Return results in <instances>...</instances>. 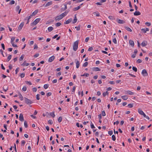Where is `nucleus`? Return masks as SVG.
Here are the masks:
<instances>
[{
  "label": "nucleus",
  "instance_id": "obj_1",
  "mask_svg": "<svg viewBox=\"0 0 152 152\" xmlns=\"http://www.w3.org/2000/svg\"><path fill=\"white\" fill-rule=\"evenodd\" d=\"M78 41L77 40L74 43L73 50L75 51H76L78 48Z\"/></svg>",
  "mask_w": 152,
  "mask_h": 152
},
{
  "label": "nucleus",
  "instance_id": "obj_2",
  "mask_svg": "<svg viewBox=\"0 0 152 152\" xmlns=\"http://www.w3.org/2000/svg\"><path fill=\"white\" fill-rule=\"evenodd\" d=\"M25 102L27 104H31L32 103V102L30 99H28L26 97L24 98Z\"/></svg>",
  "mask_w": 152,
  "mask_h": 152
},
{
  "label": "nucleus",
  "instance_id": "obj_3",
  "mask_svg": "<svg viewBox=\"0 0 152 152\" xmlns=\"http://www.w3.org/2000/svg\"><path fill=\"white\" fill-rule=\"evenodd\" d=\"M142 74L144 76H146L148 75V74L146 70L145 69H143L142 72Z\"/></svg>",
  "mask_w": 152,
  "mask_h": 152
},
{
  "label": "nucleus",
  "instance_id": "obj_4",
  "mask_svg": "<svg viewBox=\"0 0 152 152\" xmlns=\"http://www.w3.org/2000/svg\"><path fill=\"white\" fill-rule=\"evenodd\" d=\"M40 18L36 19L32 23L33 25H36L40 20Z\"/></svg>",
  "mask_w": 152,
  "mask_h": 152
},
{
  "label": "nucleus",
  "instance_id": "obj_5",
  "mask_svg": "<svg viewBox=\"0 0 152 152\" xmlns=\"http://www.w3.org/2000/svg\"><path fill=\"white\" fill-rule=\"evenodd\" d=\"M75 62L76 63V67L77 68H78L80 65V62L77 59H75Z\"/></svg>",
  "mask_w": 152,
  "mask_h": 152
},
{
  "label": "nucleus",
  "instance_id": "obj_6",
  "mask_svg": "<svg viewBox=\"0 0 152 152\" xmlns=\"http://www.w3.org/2000/svg\"><path fill=\"white\" fill-rule=\"evenodd\" d=\"M125 94L130 95H133L134 94V93L130 91H126Z\"/></svg>",
  "mask_w": 152,
  "mask_h": 152
},
{
  "label": "nucleus",
  "instance_id": "obj_7",
  "mask_svg": "<svg viewBox=\"0 0 152 152\" xmlns=\"http://www.w3.org/2000/svg\"><path fill=\"white\" fill-rule=\"evenodd\" d=\"M54 59V56H53L49 58L48 60V61L49 62H51Z\"/></svg>",
  "mask_w": 152,
  "mask_h": 152
},
{
  "label": "nucleus",
  "instance_id": "obj_8",
  "mask_svg": "<svg viewBox=\"0 0 152 152\" xmlns=\"http://www.w3.org/2000/svg\"><path fill=\"white\" fill-rule=\"evenodd\" d=\"M19 120L21 121H23L24 120L23 115L21 113L19 115Z\"/></svg>",
  "mask_w": 152,
  "mask_h": 152
},
{
  "label": "nucleus",
  "instance_id": "obj_9",
  "mask_svg": "<svg viewBox=\"0 0 152 152\" xmlns=\"http://www.w3.org/2000/svg\"><path fill=\"white\" fill-rule=\"evenodd\" d=\"M24 25V22H22L20 24L18 28V29L19 30H20L21 29L22 27H23Z\"/></svg>",
  "mask_w": 152,
  "mask_h": 152
},
{
  "label": "nucleus",
  "instance_id": "obj_10",
  "mask_svg": "<svg viewBox=\"0 0 152 152\" xmlns=\"http://www.w3.org/2000/svg\"><path fill=\"white\" fill-rule=\"evenodd\" d=\"M68 12L69 11H65L64 12L62 13L61 15H60L61 16L62 18H63L67 15Z\"/></svg>",
  "mask_w": 152,
  "mask_h": 152
},
{
  "label": "nucleus",
  "instance_id": "obj_11",
  "mask_svg": "<svg viewBox=\"0 0 152 152\" xmlns=\"http://www.w3.org/2000/svg\"><path fill=\"white\" fill-rule=\"evenodd\" d=\"M29 65V64L28 63H26V61H25L23 63L21 64L22 66H28Z\"/></svg>",
  "mask_w": 152,
  "mask_h": 152
},
{
  "label": "nucleus",
  "instance_id": "obj_12",
  "mask_svg": "<svg viewBox=\"0 0 152 152\" xmlns=\"http://www.w3.org/2000/svg\"><path fill=\"white\" fill-rule=\"evenodd\" d=\"M129 43L132 47H134V42L132 40H129Z\"/></svg>",
  "mask_w": 152,
  "mask_h": 152
},
{
  "label": "nucleus",
  "instance_id": "obj_13",
  "mask_svg": "<svg viewBox=\"0 0 152 152\" xmlns=\"http://www.w3.org/2000/svg\"><path fill=\"white\" fill-rule=\"evenodd\" d=\"M92 70L93 71H100V69L97 67H94L92 69Z\"/></svg>",
  "mask_w": 152,
  "mask_h": 152
},
{
  "label": "nucleus",
  "instance_id": "obj_14",
  "mask_svg": "<svg viewBox=\"0 0 152 152\" xmlns=\"http://www.w3.org/2000/svg\"><path fill=\"white\" fill-rule=\"evenodd\" d=\"M147 41H143L141 43V45L142 47L145 46H146L147 45Z\"/></svg>",
  "mask_w": 152,
  "mask_h": 152
},
{
  "label": "nucleus",
  "instance_id": "obj_15",
  "mask_svg": "<svg viewBox=\"0 0 152 152\" xmlns=\"http://www.w3.org/2000/svg\"><path fill=\"white\" fill-rule=\"evenodd\" d=\"M117 22L119 23L122 24L124 23H125V22L122 20L121 19H117Z\"/></svg>",
  "mask_w": 152,
  "mask_h": 152
},
{
  "label": "nucleus",
  "instance_id": "obj_16",
  "mask_svg": "<svg viewBox=\"0 0 152 152\" xmlns=\"http://www.w3.org/2000/svg\"><path fill=\"white\" fill-rule=\"evenodd\" d=\"M63 18H62L61 16V15H60L59 16H57L55 18V19L56 20H60L61 19H62Z\"/></svg>",
  "mask_w": 152,
  "mask_h": 152
},
{
  "label": "nucleus",
  "instance_id": "obj_17",
  "mask_svg": "<svg viewBox=\"0 0 152 152\" xmlns=\"http://www.w3.org/2000/svg\"><path fill=\"white\" fill-rule=\"evenodd\" d=\"M72 20V18H70L64 22V24H68L70 23Z\"/></svg>",
  "mask_w": 152,
  "mask_h": 152
},
{
  "label": "nucleus",
  "instance_id": "obj_18",
  "mask_svg": "<svg viewBox=\"0 0 152 152\" xmlns=\"http://www.w3.org/2000/svg\"><path fill=\"white\" fill-rule=\"evenodd\" d=\"M134 15L135 16H138L140 15L141 14L140 12L139 11H136L134 13Z\"/></svg>",
  "mask_w": 152,
  "mask_h": 152
},
{
  "label": "nucleus",
  "instance_id": "obj_19",
  "mask_svg": "<svg viewBox=\"0 0 152 152\" xmlns=\"http://www.w3.org/2000/svg\"><path fill=\"white\" fill-rule=\"evenodd\" d=\"M52 4V1H50L49 2H48L47 4H45V7H47L48 6L51 5Z\"/></svg>",
  "mask_w": 152,
  "mask_h": 152
},
{
  "label": "nucleus",
  "instance_id": "obj_20",
  "mask_svg": "<svg viewBox=\"0 0 152 152\" xmlns=\"http://www.w3.org/2000/svg\"><path fill=\"white\" fill-rule=\"evenodd\" d=\"M138 112L139 114H140L141 115H143V114H144V113L143 112V111L142 110H141L140 109H139L138 110Z\"/></svg>",
  "mask_w": 152,
  "mask_h": 152
},
{
  "label": "nucleus",
  "instance_id": "obj_21",
  "mask_svg": "<svg viewBox=\"0 0 152 152\" xmlns=\"http://www.w3.org/2000/svg\"><path fill=\"white\" fill-rule=\"evenodd\" d=\"M77 17H76V14H75V16L74 19L72 23L74 24V23H76L77 21Z\"/></svg>",
  "mask_w": 152,
  "mask_h": 152
},
{
  "label": "nucleus",
  "instance_id": "obj_22",
  "mask_svg": "<svg viewBox=\"0 0 152 152\" xmlns=\"http://www.w3.org/2000/svg\"><path fill=\"white\" fill-rule=\"evenodd\" d=\"M80 7H81L79 5L76 7L74 8L73 9V10L74 11H76L79 10L80 8Z\"/></svg>",
  "mask_w": 152,
  "mask_h": 152
},
{
  "label": "nucleus",
  "instance_id": "obj_23",
  "mask_svg": "<svg viewBox=\"0 0 152 152\" xmlns=\"http://www.w3.org/2000/svg\"><path fill=\"white\" fill-rule=\"evenodd\" d=\"M38 10H35L34 12L31 14V16H34L36 15L38 12Z\"/></svg>",
  "mask_w": 152,
  "mask_h": 152
},
{
  "label": "nucleus",
  "instance_id": "obj_24",
  "mask_svg": "<svg viewBox=\"0 0 152 152\" xmlns=\"http://www.w3.org/2000/svg\"><path fill=\"white\" fill-rule=\"evenodd\" d=\"M64 8H63V7H62L61 9V10H62L63 11L65 10L67 8V5L66 4H64Z\"/></svg>",
  "mask_w": 152,
  "mask_h": 152
},
{
  "label": "nucleus",
  "instance_id": "obj_25",
  "mask_svg": "<svg viewBox=\"0 0 152 152\" xmlns=\"http://www.w3.org/2000/svg\"><path fill=\"white\" fill-rule=\"evenodd\" d=\"M121 98L123 99L124 100H127L128 97L127 96H121Z\"/></svg>",
  "mask_w": 152,
  "mask_h": 152
},
{
  "label": "nucleus",
  "instance_id": "obj_26",
  "mask_svg": "<svg viewBox=\"0 0 152 152\" xmlns=\"http://www.w3.org/2000/svg\"><path fill=\"white\" fill-rule=\"evenodd\" d=\"M125 28L128 31H129L130 32H131L132 31V30L129 27H127V26L125 27Z\"/></svg>",
  "mask_w": 152,
  "mask_h": 152
},
{
  "label": "nucleus",
  "instance_id": "obj_27",
  "mask_svg": "<svg viewBox=\"0 0 152 152\" xmlns=\"http://www.w3.org/2000/svg\"><path fill=\"white\" fill-rule=\"evenodd\" d=\"M48 29L49 31L50 32V31H52L53 29V28L52 27L50 26V27H49L48 28Z\"/></svg>",
  "mask_w": 152,
  "mask_h": 152
},
{
  "label": "nucleus",
  "instance_id": "obj_28",
  "mask_svg": "<svg viewBox=\"0 0 152 152\" xmlns=\"http://www.w3.org/2000/svg\"><path fill=\"white\" fill-rule=\"evenodd\" d=\"M80 25H79L77 27H75V28L76 29L77 31H79L80 29Z\"/></svg>",
  "mask_w": 152,
  "mask_h": 152
},
{
  "label": "nucleus",
  "instance_id": "obj_29",
  "mask_svg": "<svg viewBox=\"0 0 152 152\" xmlns=\"http://www.w3.org/2000/svg\"><path fill=\"white\" fill-rule=\"evenodd\" d=\"M12 56L11 55H10L8 56L7 57V62L9 61L11 58Z\"/></svg>",
  "mask_w": 152,
  "mask_h": 152
},
{
  "label": "nucleus",
  "instance_id": "obj_30",
  "mask_svg": "<svg viewBox=\"0 0 152 152\" xmlns=\"http://www.w3.org/2000/svg\"><path fill=\"white\" fill-rule=\"evenodd\" d=\"M19 98H20V100L21 101L23 100V97L20 93H19Z\"/></svg>",
  "mask_w": 152,
  "mask_h": 152
},
{
  "label": "nucleus",
  "instance_id": "obj_31",
  "mask_svg": "<svg viewBox=\"0 0 152 152\" xmlns=\"http://www.w3.org/2000/svg\"><path fill=\"white\" fill-rule=\"evenodd\" d=\"M24 57V55H22L21 56L20 58H19V61H21L23 60V59Z\"/></svg>",
  "mask_w": 152,
  "mask_h": 152
},
{
  "label": "nucleus",
  "instance_id": "obj_32",
  "mask_svg": "<svg viewBox=\"0 0 152 152\" xmlns=\"http://www.w3.org/2000/svg\"><path fill=\"white\" fill-rule=\"evenodd\" d=\"M108 94V92L106 91L105 92H104L103 93V96L104 97H105L106 95H107Z\"/></svg>",
  "mask_w": 152,
  "mask_h": 152
},
{
  "label": "nucleus",
  "instance_id": "obj_33",
  "mask_svg": "<svg viewBox=\"0 0 152 152\" xmlns=\"http://www.w3.org/2000/svg\"><path fill=\"white\" fill-rule=\"evenodd\" d=\"M24 126L26 128H27L28 127L27 123L26 121H25L24 122Z\"/></svg>",
  "mask_w": 152,
  "mask_h": 152
},
{
  "label": "nucleus",
  "instance_id": "obj_34",
  "mask_svg": "<svg viewBox=\"0 0 152 152\" xmlns=\"http://www.w3.org/2000/svg\"><path fill=\"white\" fill-rule=\"evenodd\" d=\"M50 115L53 118H54L55 116V115L54 114V112H52V113H50Z\"/></svg>",
  "mask_w": 152,
  "mask_h": 152
},
{
  "label": "nucleus",
  "instance_id": "obj_35",
  "mask_svg": "<svg viewBox=\"0 0 152 152\" xmlns=\"http://www.w3.org/2000/svg\"><path fill=\"white\" fill-rule=\"evenodd\" d=\"M85 76L86 77H88L89 76V74L88 73H85L83 75H81V76L83 77Z\"/></svg>",
  "mask_w": 152,
  "mask_h": 152
},
{
  "label": "nucleus",
  "instance_id": "obj_36",
  "mask_svg": "<svg viewBox=\"0 0 152 152\" xmlns=\"http://www.w3.org/2000/svg\"><path fill=\"white\" fill-rule=\"evenodd\" d=\"M132 69L135 72H137V69L136 67L134 66L132 67Z\"/></svg>",
  "mask_w": 152,
  "mask_h": 152
},
{
  "label": "nucleus",
  "instance_id": "obj_37",
  "mask_svg": "<svg viewBox=\"0 0 152 152\" xmlns=\"http://www.w3.org/2000/svg\"><path fill=\"white\" fill-rule=\"evenodd\" d=\"M49 86V85L48 84H45L44 86V88L45 89H47Z\"/></svg>",
  "mask_w": 152,
  "mask_h": 152
},
{
  "label": "nucleus",
  "instance_id": "obj_38",
  "mask_svg": "<svg viewBox=\"0 0 152 152\" xmlns=\"http://www.w3.org/2000/svg\"><path fill=\"white\" fill-rule=\"evenodd\" d=\"M25 143V141L23 140L21 141V146H23L24 145Z\"/></svg>",
  "mask_w": 152,
  "mask_h": 152
},
{
  "label": "nucleus",
  "instance_id": "obj_39",
  "mask_svg": "<svg viewBox=\"0 0 152 152\" xmlns=\"http://www.w3.org/2000/svg\"><path fill=\"white\" fill-rule=\"evenodd\" d=\"M62 120V118L61 116L59 117L58 119V121L59 122H61Z\"/></svg>",
  "mask_w": 152,
  "mask_h": 152
},
{
  "label": "nucleus",
  "instance_id": "obj_40",
  "mask_svg": "<svg viewBox=\"0 0 152 152\" xmlns=\"http://www.w3.org/2000/svg\"><path fill=\"white\" fill-rule=\"evenodd\" d=\"M112 140L113 141H115V140H116L115 137V136L114 135H113L112 136Z\"/></svg>",
  "mask_w": 152,
  "mask_h": 152
},
{
  "label": "nucleus",
  "instance_id": "obj_41",
  "mask_svg": "<svg viewBox=\"0 0 152 152\" xmlns=\"http://www.w3.org/2000/svg\"><path fill=\"white\" fill-rule=\"evenodd\" d=\"M88 64V63L87 62H85L83 64V66L84 67H86V66Z\"/></svg>",
  "mask_w": 152,
  "mask_h": 152
},
{
  "label": "nucleus",
  "instance_id": "obj_42",
  "mask_svg": "<svg viewBox=\"0 0 152 152\" xmlns=\"http://www.w3.org/2000/svg\"><path fill=\"white\" fill-rule=\"evenodd\" d=\"M15 39V37H12L11 39V43H13Z\"/></svg>",
  "mask_w": 152,
  "mask_h": 152
},
{
  "label": "nucleus",
  "instance_id": "obj_43",
  "mask_svg": "<svg viewBox=\"0 0 152 152\" xmlns=\"http://www.w3.org/2000/svg\"><path fill=\"white\" fill-rule=\"evenodd\" d=\"M93 14L95 15H96V16H99V13H97L96 12H94Z\"/></svg>",
  "mask_w": 152,
  "mask_h": 152
},
{
  "label": "nucleus",
  "instance_id": "obj_44",
  "mask_svg": "<svg viewBox=\"0 0 152 152\" xmlns=\"http://www.w3.org/2000/svg\"><path fill=\"white\" fill-rule=\"evenodd\" d=\"M108 132V134H109L110 135H112L113 133V132L112 130L109 131Z\"/></svg>",
  "mask_w": 152,
  "mask_h": 152
},
{
  "label": "nucleus",
  "instance_id": "obj_45",
  "mask_svg": "<svg viewBox=\"0 0 152 152\" xmlns=\"http://www.w3.org/2000/svg\"><path fill=\"white\" fill-rule=\"evenodd\" d=\"M143 116L145 118H147L148 120L150 118H149V117H148V116H146L145 113L143 114Z\"/></svg>",
  "mask_w": 152,
  "mask_h": 152
},
{
  "label": "nucleus",
  "instance_id": "obj_46",
  "mask_svg": "<svg viewBox=\"0 0 152 152\" xmlns=\"http://www.w3.org/2000/svg\"><path fill=\"white\" fill-rule=\"evenodd\" d=\"M22 90L24 91H26L27 90L26 87V86H24L22 88Z\"/></svg>",
  "mask_w": 152,
  "mask_h": 152
},
{
  "label": "nucleus",
  "instance_id": "obj_47",
  "mask_svg": "<svg viewBox=\"0 0 152 152\" xmlns=\"http://www.w3.org/2000/svg\"><path fill=\"white\" fill-rule=\"evenodd\" d=\"M61 23H56L55 24L56 26H61Z\"/></svg>",
  "mask_w": 152,
  "mask_h": 152
},
{
  "label": "nucleus",
  "instance_id": "obj_48",
  "mask_svg": "<svg viewBox=\"0 0 152 152\" xmlns=\"http://www.w3.org/2000/svg\"><path fill=\"white\" fill-rule=\"evenodd\" d=\"M40 95L39 94H38L36 95V99L37 100H39L40 99L39 96Z\"/></svg>",
  "mask_w": 152,
  "mask_h": 152
},
{
  "label": "nucleus",
  "instance_id": "obj_49",
  "mask_svg": "<svg viewBox=\"0 0 152 152\" xmlns=\"http://www.w3.org/2000/svg\"><path fill=\"white\" fill-rule=\"evenodd\" d=\"M37 89L36 88L34 87L32 88V91L33 92H36L37 91Z\"/></svg>",
  "mask_w": 152,
  "mask_h": 152
},
{
  "label": "nucleus",
  "instance_id": "obj_50",
  "mask_svg": "<svg viewBox=\"0 0 152 152\" xmlns=\"http://www.w3.org/2000/svg\"><path fill=\"white\" fill-rule=\"evenodd\" d=\"M48 123L51 125L53 123V121L52 120H49L48 121Z\"/></svg>",
  "mask_w": 152,
  "mask_h": 152
},
{
  "label": "nucleus",
  "instance_id": "obj_51",
  "mask_svg": "<svg viewBox=\"0 0 152 152\" xmlns=\"http://www.w3.org/2000/svg\"><path fill=\"white\" fill-rule=\"evenodd\" d=\"M113 42L115 43V44H116L117 43V40L115 38L113 39Z\"/></svg>",
  "mask_w": 152,
  "mask_h": 152
},
{
  "label": "nucleus",
  "instance_id": "obj_52",
  "mask_svg": "<svg viewBox=\"0 0 152 152\" xmlns=\"http://www.w3.org/2000/svg\"><path fill=\"white\" fill-rule=\"evenodd\" d=\"M91 128L92 129H93V128H95V127L94 126V125H93V124L92 123V122H91Z\"/></svg>",
  "mask_w": 152,
  "mask_h": 152
},
{
  "label": "nucleus",
  "instance_id": "obj_53",
  "mask_svg": "<svg viewBox=\"0 0 152 152\" xmlns=\"http://www.w3.org/2000/svg\"><path fill=\"white\" fill-rule=\"evenodd\" d=\"M15 1L14 0H12L10 2V4H15Z\"/></svg>",
  "mask_w": 152,
  "mask_h": 152
},
{
  "label": "nucleus",
  "instance_id": "obj_54",
  "mask_svg": "<svg viewBox=\"0 0 152 152\" xmlns=\"http://www.w3.org/2000/svg\"><path fill=\"white\" fill-rule=\"evenodd\" d=\"M102 115L103 116H105L106 114H105V112L104 111H102Z\"/></svg>",
  "mask_w": 152,
  "mask_h": 152
},
{
  "label": "nucleus",
  "instance_id": "obj_55",
  "mask_svg": "<svg viewBox=\"0 0 152 152\" xmlns=\"http://www.w3.org/2000/svg\"><path fill=\"white\" fill-rule=\"evenodd\" d=\"M141 31L143 32L144 33H145L146 32V31L145 30V28H142L141 29Z\"/></svg>",
  "mask_w": 152,
  "mask_h": 152
},
{
  "label": "nucleus",
  "instance_id": "obj_56",
  "mask_svg": "<svg viewBox=\"0 0 152 152\" xmlns=\"http://www.w3.org/2000/svg\"><path fill=\"white\" fill-rule=\"evenodd\" d=\"M145 25H147V26H150L151 25V23H148V22L145 23Z\"/></svg>",
  "mask_w": 152,
  "mask_h": 152
},
{
  "label": "nucleus",
  "instance_id": "obj_57",
  "mask_svg": "<svg viewBox=\"0 0 152 152\" xmlns=\"http://www.w3.org/2000/svg\"><path fill=\"white\" fill-rule=\"evenodd\" d=\"M52 94V93L51 92H48L47 94V97H48L51 96Z\"/></svg>",
  "mask_w": 152,
  "mask_h": 152
},
{
  "label": "nucleus",
  "instance_id": "obj_58",
  "mask_svg": "<svg viewBox=\"0 0 152 152\" xmlns=\"http://www.w3.org/2000/svg\"><path fill=\"white\" fill-rule=\"evenodd\" d=\"M128 106L129 108H132V107H133V105L132 104H128Z\"/></svg>",
  "mask_w": 152,
  "mask_h": 152
},
{
  "label": "nucleus",
  "instance_id": "obj_59",
  "mask_svg": "<svg viewBox=\"0 0 152 152\" xmlns=\"http://www.w3.org/2000/svg\"><path fill=\"white\" fill-rule=\"evenodd\" d=\"M20 7L18 5L16 6V11H18L20 9Z\"/></svg>",
  "mask_w": 152,
  "mask_h": 152
},
{
  "label": "nucleus",
  "instance_id": "obj_60",
  "mask_svg": "<svg viewBox=\"0 0 152 152\" xmlns=\"http://www.w3.org/2000/svg\"><path fill=\"white\" fill-rule=\"evenodd\" d=\"M39 54L36 53L34 55V56L35 58H37L39 56Z\"/></svg>",
  "mask_w": 152,
  "mask_h": 152
},
{
  "label": "nucleus",
  "instance_id": "obj_61",
  "mask_svg": "<svg viewBox=\"0 0 152 152\" xmlns=\"http://www.w3.org/2000/svg\"><path fill=\"white\" fill-rule=\"evenodd\" d=\"M1 46H2V47L3 48V49L4 50H5V46H4V44L3 43H2L1 44Z\"/></svg>",
  "mask_w": 152,
  "mask_h": 152
},
{
  "label": "nucleus",
  "instance_id": "obj_62",
  "mask_svg": "<svg viewBox=\"0 0 152 152\" xmlns=\"http://www.w3.org/2000/svg\"><path fill=\"white\" fill-rule=\"evenodd\" d=\"M19 68H17L15 70V74H17L18 73V70L19 69Z\"/></svg>",
  "mask_w": 152,
  "mask_h": 152
},
{
  "label": "nucleus",
  "instance_id": "obj_63",
  "mask_svg": "<svg viewBox=\"0 0 152 152\" xmlns=\"http://www.w3.org/2000/svg\"><path fill=\"white\" fill-rule=\"evenodd\" d=\"M25 74L24 73H22L20 75V77L21 78H23L24 77Z\"/></svg>",
  "mask_w": 152,
  "mask_h": 152
},
{
  "label": "nucleus",
  "instance_id": "obj_64",
  "mask_svg": "<svg viewBox=\"0 0 152 152\" xmlns=\"http://www.w3.org/2000/svg\"><path fill=\"white\" fill-rule=\"evenodd\" d=\"M89 39V37H87L85 40V42H87L88 41Z\"/></svg>",
  "mask_w": 152,
  "mask_h": 152
}]
</instances>
